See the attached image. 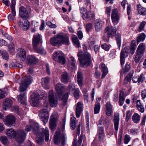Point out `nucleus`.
I'll return each mask as SVG.
<instances>
[{
    "label": "nucleus",
    "instance_id": "obj_21",
    "mask_svg": "<svg viewBox=\"0 0 146 146\" xmlns=\"http://www.w3.org/2000/svg\"><path fill=\"white\" fill-rule=\"evenodd\" d=\"M119 117L118 113H115L114 115L113 123L114 128L115 131H117L118 129L119 123Z\"/></svg>",
    "mask_w": 146,
    "mask_h": 146
},
{
    "label": "nucleus",
    "instance_id": "obj_59",
    "mask_svg": "<svg viewBox=\"0 0 146 146\" xmlns=\"http://www.w3.org/2000/svg\"><path fill=\"white\" fill-rule=\"evenodd\" d=\"M131 68L130 66L128 64H126L125 66L124 72H127L129 71Z\"/></svg>",
    "mask_w": 146,
    "mask_h": 146
},
{
    "label": "nucleus",
    "instance_id": "obj_44",
    "mask_svg": "<svg viewBox=\"0 0 146 146\" xmlns=\"http://www.w3.org/2000/svg\"><path fill=\"white\" fill-rule=\"evenodd\" d=\"M8 49L9 52L13 54L15 52V46L13 43H10L8 46Z\"/></svg>",
    "mask_w": 146,
    "mask_h": 146
},
{
    "label": "nucleus",
    "instance_id": "obj_62",
    "mask_svg": "<svg viewBox=\"0 0 146 146\" xmlns=\"http://www.w3.org/2000/svg\"><path fill=\"white\" fill-rule=\"evenodd\" d=\"M40 95L41 96H42V99H45L47 96L46 93L44 91H42L40 93Z\"/></svg>",
    "mask_w": 146,
    "mask_h": 146
},
{
    "label": "nucleus",
    "instance_id": "obj_24",
    "mask_svg": "<svg viewBox=\"0 0 146 146\" xmlns=\"http://www.w3.org/2000/svg\"><path fill=\"white\" fill-rule=\"evenodd\" d=\"M6 135L10 138H15L16 135V133L13 129L10 128L6 130L5 131Z\"/></svg>",
    "mask_w": 146,
    "mask_h": 146
},
{
    "label": "nucleus",
    "instance_id": "obj_57",
    "mask_svg": "<svg viewBox=\"0 0 146 146\" xmlns=\"http://www.w3.org/2000/svg\"><path fill=\"white\" fill-rule=\"evenodd\" d=\"M15 3L16 2L15 0H12L11 5L10 6L11 10L15 11Z\"/></svg>",
    "mask_w": 146,
    "mask_h": 146
},
{
    "label": "nucleus",
    "instance_id": "obj_47",
    "mask_svg": "<svg viewBox=\"0 0 146 146\" xmlns=\"http://www.w3.org/2000/svg\"><path fill=\"white\" fill-rule=\"evenodd\" d=\"M15 11L11 10V14H10L8 16V19L9 20H14L16 16Z\"/></svg>",
    "mask_w": 146,
    "mask_h": 146
},
{
    "label": "nucleus",
    "instance_id": "obj_36",
    "mask_svg": "<svg viewBox=\"0 0 146 146\" xmlns=\"http://www.w3.org/2000/svg\"><path fill=\"white\" fill-rule=\"evenodd\" d=\"M136 47L135 41L134 40H132L131 42L130 48V52L131 54H133L134 53Z\"/></svg>",
    "mask_w": 146,
    "mask_h": 146
},
{
    "label": "nucleus",
    "instance_id": "obj_27",
    "mask_svg": "<svg viewBox=\"0 0 146 146\" xmlns=\"http://www.w3.org/2000/svg\"><path fill=\"white\" fill-rule=\"evenodd\" d=\"M106 115L109 116L111 115V114L112 113V106L110 102H107L106 105Z\"/></svg>",
    "mask_w": 146,
    "mask_h": 146
},
{
    "label": "nucleus",
    "instance_id": "obj_35",
    "mask_svg": "<svg viewBox=\"0 0 146 146\" xmlns=\"http://www.w3.org/2000/svg\"><path fill=\"white\" fill-rule=\"evenodd\" d=\"M137 9L139 13L142 15H146V10L140 5H137Z\"/></svg>",
    "mask_w": 146,
    "mask_h": 146
},
{
    "label": "nucleus",
    "instance_id": "obj_26",
    "mask_svg": "<svg viewBox=\"0 0 146 146\" xmlns=\"http://www.w3.org/2000/svg\"><path fill=\"white\" fill-rule=\"evenodd\" d=\"M12 102L11 100L9 98L5 99L3 103V108L6 110L7 108L10 107L12 105Z\"/></svg>",
    "mask_w": 146,
    "mask_h": 146
},
{
    "label": "nucleus",
    "instance_id": "obj_20",
    "mask_svg": "<svg viewBox=\"0 0 146 146\" xmlns=\"http://www.w3.org/2000/svg\"><path fill=\"white\" fill-rule=\"evenodd\" d=\"M55 88L58 94L61 95L63 94L65 89V86L62 84L57 83L55 86Z\"/></svg>",
    "mask_w": 146,
    "mask_h": 146
},
{
    "label": "nucleus",
    "instance_id": "obj_40",
    "mask_svg": "<svg viewBox=\"0 0 146 146\" xmlns=\"http://www.w3.org/2000/svg\"><path fill=\"white\" fill-rule=\"evenodd\" d=\"M124 93L123 92L121 91V92L119 96V105L121 106L123 104L125 98H124Z\"/></svg>",
    "mask_w": 146,
    "mask_h": 146
},
{
    "label": "nucleus",
    "instance_id": "obj_41",
    "mask_svg": "<svg viewBox=\"0 0 146 146\" xmlns=\"http://www.w3.org/2000/svg\"><path fill=\"white\" fill-rule=\"evenodd\" d=\"M125 53L124 50H122L120 53V62L121 64L123 66L125 63Z\"/></svg>",
    "mask_w": 146,
    "mask_h": 146
},
{
    "label": "nucleus",
    "instance_id": "obj_2",
    "mask_svg": "<svg viewBox=\"0 0 146 146\" xmlns=\"http://www.w3.org/2000/svg\"><path fill=\"white\" fill-rule=\"evenodd\" d=\"M50 43L52 45L54 46L59 45L61 43L68 45L69 40L68 36L64 35L62 33H60L51 38Z\"/></svg>",
    "mask_w": 146,
    "mask_h": 146
},
{
    "label": "nucleus",
    "instance_id": "obj_52",
    "mask_svg": "<svg viewBox=\"0 0 146 146\" xmlns=\"http://www.w3.org/2000/svg\"><path fill=\"white\" fill-rule=\"evenodd\" d=\"M146 24V22L145 21L142 22L140 23L139 28V29L138 30V31L139 32H141L143 30V29Z\"/></svg>",
    "mask_w": 146,
    "mask_h": 146
},
{
    "label": "nucleus",
    "instance_id": "obj_50",
    "mask_svg": "<svg viewBox=\"0 0 146 146\" xmlns=\"http://www.w3.org/2000/svg\"><path fill=\"white\" fill-rule=\"evenodd\" d=\"M80 91L78 88L76 89L74 92V95L75 98L78 99L79 98Z\"/></svg>",
    "mask_w": 146,
    "mask_h": 146
},
{
    "label": "nucleus",
    "instance_id": "obj_51",
    "mask_svg": "<svg viewBox=\"0 0 146 146\" xmlns=\"http://www.w3.org/2000/svg\"><path fill=\"white\" fill-rule=\"evenodd\" d=\"M32 127L33 131H36L39 128V125L37 123L33 122L31 124Z\"/></svg>",
    "mask_w": 146,
    "mask_h": 146
},
{
    "label": "nucleus",
    "instance_id": "obj_11",
    "mask_svg": "<svg viewBox=\"0 0 146 146\" xmlns=\"http://www.w3.org/2000/svg\"><path fill=\"white\" fill-rule=\"evenodd\" d=\"M31 105L33 107L38 106L41 100V98L39 94L36 92L34 93L31 95Z\"/></svg>",
    "mask_w": 146,
    "mask_h": 146
},
{
    "label": "nucleus",
    "instance_id": "obj_37",
    "mask_svg": "<svg viewBox=\"0 0 146 146\" xmlns=\"http://www.w3.org/2000/svg\"><path fill=\"white\" fill-rule=\"evenodd\" d=\"M0 140L1 142L5 146L7 145L9 141L7 137L5 136H2L0 137Z\"/></svg>",
    "mask_w": 146,
    "mask_h": 146
},
{
    "label": "nucleus",
    "instance_id": "obj_10",
    "mask_svg": "<svg viewBox=\"0 0 146 146\" xmlns=\"http://www.w3.org/2000/svg\"><path fill=\"white\" fill-rule=\"evenodd\" d=\"M58 115L56 113H53L50 118L49 121V127L52 131L54 130L56 128Z\"/></svg>",
    "mask_w": 146,
    "mask_h": 146
},
{
    "label": "nucleus",
    "instance_id": "obj_18",
    "mask_svg": "<svg viewBox=\"0 0 146 146\" xmlns=\"http://www.w3.org/2000/svg\"><path fill=\"white\" fill-rule=\"evenodd\" d=\"M15 118L12 115H9L7 116L5 121V124L7 126H11L15 122Z\"/></svg>",
    "mask_w": 146,
    "mask_h": 146
},
{
    "label": "nucleus",
    "instance_id": "obj_46",
    "mask_svg": "<svg viewBox=\"0 0 146 146\" xmlns=\"http://www.w3.org/2000/svg\"><path fill=\"white\" fill-rule=\"evenodd\" d=\"M100 106L99 102H96L94 109V112L95 114H97L99 113Z\"/></svg>",
    "mask_w": 146,
    "mask_h": 146
},
{
    "label": "nucleus",
    "instance_id": "obj_32",
    "mask_svg": "<svg viewBox=\"0 0 146 146\" xmlns=\"http://www.w3.org/2000/svg\"><path fill=\"white\" fill-rule=\"evenodd\" d=\"M19 52L18 53L17 55L19 56L20 59L23 61L25 60L26 57V52L23 48L19 49Z\"/></svg>",
    "mask_w": 146,
    "mask_h": 146
},
{
    "label": "nucleus",
    "instance_id": "obj_9",
    "mask_svg": "<svg viewBox=\"0 0 146 146\" xmlns=\"http://www.w3.org/2000/svg\"><path fill=\"white\" fill-rule=\"evenodd\" d=\"M53 58L54 60L59 62L62 64H64L65 63V59L64 57V54L60 51H58L54 52Z\"/></svg>",
    "mask_w": 146,
    "mask_h": 146
},
{
    "label": "nucleus",
    "instance_id": "obj_33",
    "mask_svg": "<svg viewBox=\"0 0 146 146\" xmlns=\"http://www.w3.org/2000/svg\"><path fill=\"white\" fill-rule=\"evenodd\" d=\"M77 82L79 86L81 87L82 85L83 74L82 72H78L77 74Z\"/></svg>",
    "mask_w": 146,
    "mask_h": 146
},
{
    "label": "nucleus",
    "instance_id": "obj_28",
    "mask_svg": "<svg viewBox=\"0 0 146 146\" xmlns=\"http://www.w3.org/2000/svg\"><path fill=\"white\" fill-rule=\"evenodd\" d=\"M25 94L23 93V94H20L17 97L18 101L22 104H26L27 100L25 96Z\"/></svg>",
    "mask_w": 146,
    "mask_h": 146
},
{
    "label": "nucleus",
    "instance_id": "obj_48",
    "mask_svg": "<svg viewBox=\"0 0 146 146\" xmlns=\"http://www.w3.org/2000/svg\"><path fill=\"white\" fill-rule=\"evenodd\" d=\"M69 64L72 66V68H74L75 66L76 62L74 60V58L73 57H70V59L69 60Z\"/></svg>",
    "mask_w": 146,
    "mask_h": 146
},
{
    "label": "nucleus",
    "instance_id": "obj_58",
    "mask_svg": "<svg viewBox=\"0 0 146 146\" xmlns=\"http://www.w3.org/2000/svg\"><path fill=\"white\" fill-rule=\"evenodd\" d=\"M138 78V79L139 83L141 82H142L145 79V78L143 76V74H141Z\"/></svg>",
    "mask_w": 146,
    "mask_h": 146
},
{
    "label": "nucleus",
    "instance_id": "obj_3",
    "mask_svg": "<svg viewBox=\"0 0 146 146\" xmlns=\"http://www.w3.org/2000/svg\"><path fill=\"white\" fill-rule=\"evenodd\" d=\"M41 36L39 34L34 35L33 38V45L35 50L38 53L42 55H45L46 54V52L44 48H37L39 44Z\"/></svg>",
    "mask_w": 146,
    "mask_h": 146
},
{
    "label": "nucleus",
    "instance_id": "obj_12",
    "mask_svg": "<svg viewBox=\"0 0 146 146\" xmlns=\"http://www.w3.org/2000/svg\"><path fill=\"white\" fill-rule=\"evenodd\" d=\"M48 100L51 106L55 107L56 106L58 103L57 100L54 96V91L53 90H50L49 91Z\"/></svg>",
    "mask_w": 146,
    "mask_h": 146
},
{
    "label": "nucleus",
    "instance_id": "obj_14",
    "mask_svg": "<svg viewBox=\"0 0 146 146\" xmlns=\"http://www.w3.org/2000/svg\"><path fill=\"white\" fill-rule=\"evenodd\" d=\"M17 140L19 142H22L24 140L26 136V133L23 130H19L16 133Z\"/></svg>",
    "mask_w": 146,
    "mask_h": 146
},
{
    "label": "nucleus",
    "instance_id": "obj_43",
    "mask_svg": "<svg viewBox=\"0 0 146 146\" xmlns=\"http://www.w3.org/2000/svg\"><path fill=\"white\" fill-rule=\"evenodd\" d=\"M72 40L76 47H79L80 46V43L77 37L74 36L72 38Z\"/></svg>",
    "mask_w": 146,
    "mask_h": 146
},
{
    "label": "nucleus",
    "instance_id": "obj_56",
    "mask_svg": "<svg viewBox=\"0 0 146 146\" xmlns=\"http://www.w3.org/2000/svg\"><path fill=\"white\" fill-rule=\"evenodd\" d=\"M130 140V137L129 136L127 135H125L124 139V143L127 144Z\"/></svg>",
    "mask_w": 146,
    "mask_h": 146
},
{
    "label": "nucleus",
    "instance_id": "obj_64",
    "mask_svg": "<svg viewBox=\"0 0 146 146\" xmlns=\"http://www.w3.org/2000/svg\"><path fill=\"white\" fill-rule=\"evenodd\" d=\"M132 76V74L131 73H130L128 75L126 76L125 79H127L128 81H129L131 80Z\"/></svg>",
    "mask_w": 146,
    "mask_h": 146
},
{
    "label": "nucleus",
    "instance_id": "obj_25",
    "mask_svg": "<svg viewBox=\"0 0 146 146\" xmlns=\"http://www.w3.org/2000/svg\"><path fill=\"white\" fill-rule=\"evenodd\" d=\"M69 76L68 74L66 72H63L61 76V82L64 83H66L69 82Z\"/></svg>",
    "mask_w": 146,
    "mask_h": 146
},
{
    "label": "nucleus",
    "instance_id": "obj_16",
    "mask_svg": "<svg viewBox=\"0 0 146 146\" xmlns=\"http://www.w3.org/2000/svg\"><path fill=\"white\" fill-rule=\"evenodd\" d=\"M116 28L108 26L106 28L105 30V31L108 36H114L116 33Z\"/></svg>",
    "mask_w": 146,
    "mask_h": 146
},
{
    "label": "nucleus",
    "instance_id": "obj_63",
    "mask_svg": "<svg viewBox=\"0 0 146 146\" xmlns=\"http://www.w3.org/2000/svg\"><path fill=\"white\" fill-rule=\"evenodd\" d=\"M146 119V115H144L143 116V117L142 120H141V125H145V120Z\"/></svg>",
    "mask_w": 146,
    "mask_h": 146
},
{
    "label": "nucleus",
    "instance_id": "obj_15",
    "mask_svg": "<svg viewBox=\"0 0 146 146\" xmlns=\"http://www.w3.org/2000/svg\"><path fill=\"white\" fill-rule=\"evenodd\" d=\"M83 104L82 102H78L77 103L76 111V116L77 118L80 117L83 111Z\"/></svg>",
    "mask_w": 146,
    "mask_h": 146
},
{
    "label": "nucleus",
    "instance_id": "obj_1",
    "mask_svg": "<svg viewBox=\"0 0 146 146\" xmlns=\"http://www.w3.org/2000/svg\"><path fill=\"white\" fill-rule=\"evenodd\" d=\"M83 50L84 53L83 54L82 51H79L77 55L81 66L86 68L90 66L91 64V56L89 53L86 52L87 49L86 46H84Z\"/></svg>",
    "mask_w": 146,
    "mask_h": 146
},
{
    "label": "nucleus",
    "instance_id": "obj_38",
    "mask_svg": "<svg viewBox=\"0 0 146 146\" xmlns=\"http://www.w3.org/2000/svg\"><path fill=\"white\" fill-rule=\"evenodd\" d=\"M146 37L145 34L143 33H141L137 37V43L140 42H143Z\"/></svg>",
    "mask_w": 146,
    "mask_h": 146
},
{
    "label": "nucleus",
    "instance_id": "obj_31",
    "mask_svg": "<svg viewBox=\"0 0 146 146\" xmlns=\"http://www.w3.org/2000/svg\"><path fill=\"white\" fill-rule=\"evenodd\" d=\"M94 25L96 30L99 31L102 29V22L100 19H97L95 21Z\"/></svg>",
    "mask_w": 146,
    "mask_h": 146
},
{
    "label": "nucleus",
    "instance_id": "obj_6",
    "mask_svg": "<svg viewBox=\"0 0 146 146\" xmlns=\"http://www.w3.org/2000/svg\"><path fill=\"white\" fill-rule=\"evenodd\" d=\"M48 104L47 102H45L44 104V105L45 106V108L41 109L40 111L39 115L40 119L46 123L48 121L49 118L48 107Z\"/></svg>",
    "mask_w": 146,
    "mask_h": 146
},
{
    "label": "nucleus",
    "instance_id": "obj_61",
    "mask_svg": "<svg viewBox=\"0 0 146 146\" xmlns=\"http://www.w3.org/2000/svg\"><path fill=\"white\" fill-rule=\"evenodd\" d=\"M102 48L105 50L108 51L109 49V47L106 44H104L101 45Z\"/></svg>",
    "mask_w": 146,
    "mask_h": 146
},
{
    "label": "nucleus",
    "instance_id": "obj_45",
    "mask_svg": "<svg viewBox=\"0 0 146 146\" xmlns=\"http://www.w3.org/2000/svg\"><path fill=\"white\" fill-rule=\"evenodd\" d=\"M117 44L118 46L119 49H120L121 42V35L119 34H117L115 36Z\"/></svg>",
    "mask_w": 146,
    "mask_h": 146
},
{
    "label": "nucleus",
    "instance_id": "obj_23",
    "mask_svg": "<svg viewBox=\"0 0 146 146\" xmlns=\"http://www.w3.org/2000/svg\"><path fill=\"white\" fill-rule=\"evenodd\" d=\"M82 17L84 19H86L91 20L94 18L95 15L93 12L90 11L86 12L85 14H83V16H82Z\"/></svg>",
    "mask_w": 146,
    "mask_h": 146
},
{
    "label": "nucleus",
    "instance_id": "obj_17",
    "mask_svg": "<svg viewBox=\"0 0 146 146\" xmlns=\"http://www.w3.org/2000/svg\"><path fill=\"white\" fill-rule=\"evenodd\" d=\"M30 24L29 22L27 20L24 21H19L18 23L19 26L24 30H27L28 29Z\"/></svg>",
    "mask_w": 146,
    "mask_h": 146
},
{
    "label": "nucleus",
    "instance_id": "obj_39",
    "mask_svg": "<svg viewBox=\"0 0 146 146\" xmlns=\"http://www.w3.org/2000/svg\"><path fill=\"white\" fill-rule=\"evenodd\" d=\"M136 107L138 110L142 113L144 111V109L143 106L141 105L139 100H137L136 102Z\"/></svg>",
    "mask_w": 146,
    "mask_h": 146
},
{
    "label": "nucleus",
    "instance_id": "obj_7",
    "mask_svg": "<svg viewBox=\"0 0 146 146\" xmlns=\"http://www.w3.org/2000/svg\"><path fill=\"white\" fill-rule=\"evenodd\" d=\"M42 134L41 135V137H40V136L38 135L37 136V138H36V141L38 144H42L44 141V136H45V141L46 142H47L48 141L49 134V131L47 128H45V129H43L42 130Z\"/></svg>",
    "mask_w": 146,
    "mask_h": 146
},
{
    "label": "nucleus",
    "instance_id": "obj_30",
    "mask_svg": "<svg viewBox=\"0 0 146 146\" xmlns=\"http://www.w3.org/2000/svg\"><path fill=\"white\" fill-rule=\"evenodd\" d=\"M100 68L102 72V78H103L105 77L108 73V69L107 67L104 63H102L100 64Z\"/></svg>",
    "mask_w": 146,
    "mask_h": 146
},
{
    "label": "nucleus",
    "instance_id": "obj_29",
    "mask_svg": "<svg viewBox=\"0 0 146 146\" xmlns=\"http://www.w3.org/2000/svg\"><path fill=\"white\" fill-rule=\"evenodd\" d=\"M49 80V78L48 77L43 78L41 79V84L46 89H48L49 88L48 84Z\"/></svg>",
    "mask_w": 146,
    "mask_h": 146
},
{
    "label": "nucleus",
    "instance_id": "obj_19",
    "mask_svg": "<svg viewBox=\"0 0 146 146\" xmlns=\"http://www.w3.org/2000/svg\"><path fill=\"white\" fill-rule=\"evenodd\" d=\"M37 58L33 55H29L27 57L26 62L29 64L34 65L38 62Z\"/></svg>",
    "mask_w": 146,
    "mask_h": 146
},
{
    "label": "nucleus",
    "instance_id": "obj_53",
    "mask_svg": "<svg viewBox=\"0 0 146 146\" xmlns=\"http://www.w3.org/2000/svg\"><path fill=\"white\" fill-rule=\"evenodd\" d=\"M105 116L103 115H102L99 121V124L100 125L105 124Z\"/></svg>",
    "mask_w": 146,
    "mask_h": 146
},
{
    "label": "nucleus",
    "instance_id": "obj_54",
    "mask_svg": "<svg viewBox=\"0 0 146 146\" xmlns=\"http://www.w3.org/2000/svg\"><path fill=\"white\" fill-rule=\"evenodd\" d=\"M2 57L3 59L7 60L8 58L9 55L8 53L6 51H3L2 53Z\"/></svg>",
    "mask_w": 146,
    "mask_h": 146
},
{
    "label": "nucleus",
    "instance_id": "obj_49",
    "mask_svg": "<svg viewBox=\"0 0 146 146\" xmlns=\"http://www.w3.org/2000/svg\"><path fill=\"white\" fill-rule=\"evenodd\" d=\"M75 84L72 83L70 84L68 86L67 90L69 92H72L75 89Z\"/></svg>",
    "mask_w": 146,
    "mask_h": 146
},
{
    "label": "nucleus",
    "instance_id": "obj_55",
    "mask_svg": "<svg viewBox=\"0 0 146 146\" xmlns=\"http://www.w3.org/2000/svg\"><path fill=\"white\" fill-rule=\"evenodd\" d=\"M92 25L91 23H89L86 25V30L87 32L92 29Z\"/></svg>",
    "mask_w": 146,
    "mask_h": 146
},
{
    "label": "nucleus",
    "instance_id": "obj_5",
    "mask_svg": "<svg viewBox=\"0 0 146 146\" xmlns=\"http://www.w3.org/2000/svg\"><path fill=\"white\" fill-rule=\"evenodd\" d=\"M145 49V44L141 43L139 44L136 52V54L134 57V61L135 63H138L141 60Z\"/></svg>",
    "mask_w": 146,
    "mask_h": 146
},
{
    "label": "nucleus",
    "instance_id": "obj_8",
    "mask_svg": "<svg viewBox=\"0 0 146 146\" xmlns=\"http://www.w3.org/2000/svg\"><path fill=\"white\" fill-rule=\"evenodd\" d=\"M65 135L64 133L60 134V132H56L54 137V142L55 144L58 145L61 141V143L63 145L65 144Z\"/></svg>",
    "mask_w": 146,
    "mask_h": 146
},
{
    "label": "nucleus",
    "instance_id": "obj_22",
    "mask_svg": "<svg viewBox=\"0 0 146 146\" xmlns=\"http://www.w3.org/2000/svg\"><path fill=\"white\" fill-rule=\"evenodd\" d=\"M111 19L113 22L117 23L119 19L118 11L117 9H113L111 13Z\"/></svg>",
    "mask_w": 146,
    "mask_h": 146
},
{
    "label": "nucleus",
    "instance_id": "obj_60",
    "mask_svg": "<svg viewBox=\"0 0 146 146\" xmlns=\"http://www.w3.org/2000/svg\"><path fill=\"white\" fill-rule=\"evenodd\" d=\"M7 44V42L5 40L3 39H0V46L6 45Z\"/></svg>",
    "mask_w": 146,
    "mask_h": 146
},
{
    "label": "nucleus",
    "instance_id": "obj_34",
    "mask_svg": "<svg viewBox=\"0 0 146 146\" xmlns=\"http://www.w3.org/2000/svg\"><path fill=\"white\" fill-rule=\"evenodd\" d=\"M132 119L134 122L136 123H139L140 119V116L137 113H135L132 116Z\"/></svg>",
    "mask_w": 146,
    "mask_h": 146
},
{
    "label": "nucleus",
    "instance_id": "obj_42",
    "mask_svg": "<svg viewBox=\"0 0 146 146\" xmlns=\"http://www.w3.org/2000/svg\"><path fill=\"white\" fill-rule=\"evenodd\" d=\"M76 118L74 117H72L70 119V126L71 128L74 129L76 126Z\"/></svg>",
    "mask_w": 146,
    "mask_h": 146
},
{
    "label": "nucleus",
    "instance_id": "obj_4",
    "mask_svg": "<svg viewBox=\"0 0 146 146\" xmlns=\"http://www.w3.org/2000/svg\"><path fill=\"white\" fill-rule=\"evenodd\" d=\"M32 81V78L30 76H26L23 78L20 84L19 91L22 92L25 91Z\"/></svg>",
    "mask_w": 146,
    "mask_h": 146
},
{
    "label": "nucleus",
    "instance_id": "obj_13",
    "mask_svg": "<svg viewBox=\"0 0 146 146\" xmlns=\"http://www.w3.org/2000/svg\"><path fill=\"white\" fill-rule=\"evenodd\" d=\"M19 15L20 17L24 19H28L30 17L29 13L26 8L23 6L20 7Z\"/></svg>",
    "mask_w": 146,
    "mask_h": 146
}]
</instances>
